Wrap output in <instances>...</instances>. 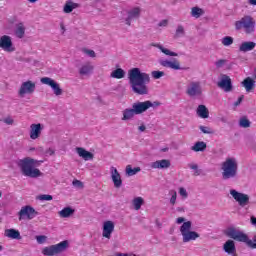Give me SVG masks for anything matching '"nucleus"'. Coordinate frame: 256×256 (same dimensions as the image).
<instances>
[{
	"label": "nucleus",
	"instance_id": "nucleus-1",
	"mask_svg": "<svg viewBox=\"0 0 256 256\" xmlns=\"http://www.w3.org/2000/svg\"><path fill=\"white\" fill-rule=\"evenodd\" d=\"M128 79L134 93L138 95H147L149 93V89L145 85L150 81L149 74L141 72L139 68H132L128 71Z\"/></svg>",
	"mask_w": 256,
	"mask_h": 256
},
{
	"label": "nucleus",
	"instance_id": "nucleus-2",
	"mask_svg": "<svg viewBox=\"0 0 256 256\" xmlns=\"http://www.w3.org/2000/svg\"><path fill=\"white\" fill-rule=\"evenodd\" d=\"M43 161L33 159L31 157H25L17 161V165L24 177H30L31 179H37L43 177V172L37 167H41Z\"/></svg>",
	"mask_w": 256,
	"mask_h": 256
},
{
	"label": "nucleus",
	"instance_id": "nucleus-3",
	"mask_svg": "<svg viewBox=\"0 0 256 256\" xmlns=\"http://www.w3.org/2000/svg\"><path fill=\"white\" fill-rule=\"evenodd\" d=\"M177 225L180 226V234L182 235L183 243H191L192 241H197L201 235L199 233L191 230L193 223L191 221H185V218L178 217L176 219Z\"/></svg>",
	"mask_w": 256,
	"mask_h": 256
},
{
	"label": "nucleus",
	"instance_id": "nucleus-4",
	"mask_svg": "<svg viewBox=\"0 0 256 256\" xmlns=\"http://www.w3.org/2000/svg\"><path fill=\"white\" fill-rule=\"evenodd\" d=\"M239 169V162L237 158L228 157L221 163V171L223 179H233L237 177V171Z\"/></svg>",
	"mask_w": 256,
	"mask_h": 256
},
{
	"label": "nucleus",
	"instance_id": "nucleus-5",
	"mask_svg": "<svg viewBox=\"0 0 256 256\" xmlns=\"http://www.w3.org/2000/svg\"><path fill=\"white\" fill-rule=\"evenodd\" d=\"M236 31H243L245 33H254L255 32V19L249 15L242 17L240 20L235 22Z\"/></svg>",
	"mask_w": 256,
	"mask_h": 256
},
{
	"label": "nucleus",
	"instance_id": "nucleus-6",
	"mask_svg": "<svg viewBox=\"0 0 256 256\" xmlns=\"http://www.w3.org/2000/svg\"><path fill=\"white\" fill-rule=\"evenodd\" d=\"M67 249H69V240H64L58 244L43 247L41 253L44 256H55L61 255V253H64Z\"/></svg>",
	"mask_w": 256,
	"mask_h": 256
},
{
	"label": "nucleus",
	"instance_id": "nucleus-7",
	"mask_svg": "<svg viewBox=\"0 0 256 256\" xmlns=\"http://www.w3.org/2000/svg\"><path fill=\"white\" fill-rule=\"evenodd\" d=\"M161 103L159 101H149L146 100L144 102H135L132 104V108L134 109V112L136 115H141L145 113V111H148V109H157Z\"/></svg>",
	"mask_w": 256,
	"mask_h": 256
},
{
	"label": "nucleus",
	"instance_id": "nucleus-8",
	"mask_svg": "<svg viewBox=\"0 0 256 256\" xmlns=\"http://www.w3.org/2000/svg\"><path fill=\"white\" fill-rule=\"evenodd\" d=\"M37 89V83L32 80L23 81L18 89L19 97H27V95H33Z\"/></svg>",
	"mask_w": 256,
	"mask_h": 256
},
{
	"label": "nucleus",
	"instance_id": "nucleus-9",
	"mask_svg": "<svg viewBox=\"0 0 256 256\" xmlns=\"http://www.w3.org/2000/svg\"><path fill=\"white\" fill-rule=\"evenodd\" d=\"M141 7L134 6L132 8H129L126 11V16L123 17V21L126 25L131 26V23H133L136 19H139L141 17Z\"/></svg>",
	"mask_w": 256,
	"mask_h": 256
},
{
	"label": "nucleus",
	"instance_id": "nucleus-10",
	"mask_svg": "<svg viewBox=\"0 0 256 256\" xmlns=\"http://www.w3.org/2000/svg\"><path fill=\"white\" fill-rule=\"evenodd\" d=\"M40 83H42V85H48V87L52 89L56 97H60V95H63V89L61 88V85H59V83H57V81H55L54 79L49 77H43L40 79Z\"/></svg>",
	"mask_w": 256,
	"mask_h": 256
},
{
	"label": "nucleus",
	"instance_id": "nucleus-11",
	"mask_svg": "<svg viewBox=\"0 0 256 256\" xmlns=\"http://www.w3.org/2000/svg\"><path fill=\"white\" fill-rule=\"evenodd\" d=\"M230 195L231 197L234 199V201H236V203H238V205L240 207H247V205H249V195L239 192L235 189H231L230 190Z\"/></svg>",
	"mask_w": 256,
	"mask_h": 256
},
{
	"label": "nucleus",
	"instance_id": "nucleus-12",
	"mask_svg": "<svg viewBox=\"0 0 256 256\" xmlns=\"http://www.w3.org/2000/svg\"><path fill=\"white\" fill-rule=\"evenodd\" d=\"M225 234L227 237H230V239H234V241H239L240 243H245V241H247V234L237 228H227Z\"/></svg>",
	"mask_w": 256,
	"mask_h": 256
},
{
	"label": "nucleus",
	"instance_id": "nucleus-13",
	"mask_svg": "<svg viewBox=\"0 0 256 256\" xmlns=\"http://www.w3.org/2000/svg\"><path fill=\"white\" fill-rule=\"evenodd\" d=\"M45 129V124L33 123L30 125L29 137L32 141H37Z\"/></svg>",
	"mask_w": 256,
	"mask_h": 256
},
{
	"label": "nucleus",
	"instance_id": "nucleus-14",
	"mask_svg": "<svg viewBox=\"0 0 256 256\" xmlns=\"http://www.w3.org/2000/svg\"><path fill=\"white\" fill-rule=\"evenodd\" d=\"M115 231V222L106 220L102 223V237L104 239H111Z\"/></svg>",
	"mask_w": 256,
	"mask_h": 256
},
{
	"label": "nucleus",
	"instance_id": "nucleus-15",
	"mask_svg": "<svg viewBox=\"0 0 256 256\" xmlns=\"http://www.w3.org/2000/svg\"><path fill=\"white\" fill-rule=\"evenodd\" d=\"M110 178L116 189H120L123 186V178L115 166L110 167Z\"/></svg>",
	"mask_w": 256,
	"mask_h": 256
},
{
	"label": "nucleus",
	"instance_id": "nucleus-16",
	"mask_svg": "<svg viewBox=\"0 0 256 256\" xmlns=\"http://www.w3.org/2000/svg\"><path fill=\"white\" fill-rule=\"evenodd\" d=\"M189 97H199L203 94V88L201 87V82H191L186 90Z\"/></svg>",
	"mask_w": 256,
	"mask_h": 256
},
{
	"label": "nucleus",
	"instance_id": "nucleus-17",
	"mask_svg": "<svg viewBox=\"0 0 256 256\" xmlns=\"http://www.w3.org/2000/svg\"><path fill=\"white\" fill-rule=\"evenodd\" d=\"M35 217H37V211H35V208L31 207V206H24L21 208L20 212H19V220H23V219H35Z\"/></svg>",
	"mask_w": 256,
	"mask_h": 256
},
{
	"label": "nucleus",
	"instance_id": "nucleus-18",
	"mask_svg": "<svg viewBox=\"0 0 256 256\" xmlns=\"http://www.w3.org/2000/svg\"><path fill=\"white\" fill-rule=\"evenodd\" d=\"M0 48L3 51H7L8 53H13L15 48L13 47V41L11 40L10 36L4 35L0 37Z\"/></svg>",
	"mask_w": 256,
	"mask_h": 256
},
{
	"label": "nucleus",
	"instance_id": "nucleus-19",
	"mask_svg": "<svg viewBox=\"0 0 256 256\" xmlns=\"http://www.w3.org/2000/svg\"><path fill=\"white\" fill-rule=\"evenodd\" d=\"M159 64L162 67H166V69H173L174 71H179L181 69V63L177 59H161L159 60Z\"/></svg>",
	"mask_w": 256,
	"mask_h": 256
},
{
	"label": "nucleus",
	"instance_id": "nucleus-20",
	"mask_svg": "<svg viewBox=\"0 0 256 256\" xmlns=\"http://www.w3.org/2000/svg\"><path fill=\"white\" fill-rule=\"evenodd\" d=\"M217 86L225 91V93L231 92L233 85L231 84V78L227 75H222L220 81L217 83Z\"/></svg>",
	"mask_w": 256,
	"mask_h": 256
},
{
	"label": "nucleus",
	"instance_id": "nucleus-21",
	"mask_svg": "<svg viewBox=\"0 0 256 256\" xmlns=\"http://www.w3.org/2000/svg\"><path fill=\"white\" fill-rule=\"evenodd\" d=\"M93 71H95V66H93L91 62H86L79 68V74L82 77H89L90 75H93Z\"/></svg>",
	"mask_w": 256,
	"mask_h": 256
},
{
	"label": "nucleus",
	"instance_id": "nucleus-22",
	"mask_svg": "<svg viewBox=\"0 0 256 256\" xmlns=\"http://www.w3.org/2000/svg\"><path fill=\"white\" fill-rule=\"evenodd\" d=\"M76 153L84 161H93V159H95V155L93 153L87 151L83 147H77L76 148Z\"/></svg>",
	"mask_w": 256,
	"mask_h": 256
},
{
	"label": "nucleus",
	"instance_id": "nucleus-23",
	"mask_svg": "<svg viewBox=\"0 0 256 256\" xmlns=\"http://www.w3.org/2000/svg\"><path fill=\"white\" fill-rule=\"evenodd\" d=\"M151 169H169L171 161L167 159L157 160L150 164Z\"/></svg>",
	"mask_w": 256,
	"mask_h": 256
},
{
	"label": "nucleus",
	"instance_id": "nucleus-24",
	"mask_svg": "<svg viewBox=\"0 0 256 256\" xmlns=\"http://www.w3.org/2000/svg\"><path fill=\"white\" fill-rule=\"evenodd\" d=\"M4 237H7L8 239H16L17 241H20L21 239V232L17 229L9 228L4 231Z\"/></svg>",
	"mask_w": 256,
	"mask_h": 256
},
{
	"label": "nucleus",
	"instance_id": "nucleus-25",
	"mask_svg": "<svg viewBox=\"0 0 256 256\" xmlns=\"http://www.w3.org/2000/svg\"><path fill=\"white\" fill-rule=\"evenodd\" d=\"M75 9H79V4L73 2V0H67L63 6V13H73Z\"/></svg>",
	"mask_w": 256,
	"mask_h": 256
},
{
	"label": "nucleus",
	"instance_id": "nucleus-26",
	"mask_svg": "<svg viewBox=\"0 0 256 256\" xmlns=\"http://www.w3.org/2000/svg\"><path fill=\"white\" fill-rule=\"evenodd\" d=\"M205 15V9L199 7V6H194L190 9V16L193 19H201Z\"/></svg>",
	"mask_w": 256,
	"mask_h": 256
},
{
	"label": "nucleus",
	"instance_id": "nucleus-27",
	"mask_svg": "<svg viewBox=\"0 0 256 256\" xmlns=\"http://www.w3.org/2000/svg\"><path fill=\"white\" fill-rule=\"evenodd\" d=\"M136 112L134 110V108H126L122 111V118L121 121H131V119H133V117H135Z\"/></svg>",
	"mask_w": 256,
	"mask_h": 256
},
{
	"label": "nucleus",
	"instance_id": "nucleus-28",
	"mask_svg": "<svg viewBox=\"0 0 256 256\" xmlns=\"http://www.w3.org/2000/svg\"><path fill=\"white\" fill-rule=\"evenodd\" d=\"M256 43L251 41L242 42L239 46V51L241 53H247L249 51H253L255 49Z\"/></svg>",
	"mask_w": 256,
	"mask_h": 256
},
{
	"label": "nucleus",
	"instance_id": "nucleus-29",
	"mask_svg": "<svg viewBox=\"0 0 256 256\" xmlns=\"http://www.w3.org/2000/svg\"><path fill=\"white\" fill-rule=\"evenodd\" d=\"M153 47H156V49H159L161 53H163L167 57H178L179 55L177 54V52H173L170 49L163 46V44H153Z\"/></svg>",
	"mask_w": 256,
	"mask_h": 256
},
{
	"label": "nucleus",
	"instance_id": "nucleus-30",
	"mask_svg": "<svg viewBox=\"0 0 256 256\" xmlns=\"http://www.w3.org/2000/svg\"><path fill=\"white\" fill-rule=\"evenodd\" d=\"M223 249L228 255H235L237 249L235 248V242L233 240H228L225 242Z\"/></svg>",
	"mask_w": 256,
	"mask_h": 256
},
{
	"label": "nucleus",
	"instance_id": "nucleus-31",
	"mask_svg": "<svg viewBox=\"0 0 256 256\" xmlns=\"http://www.w3.org/2000/svg\"><path fill=\"white\" fill-rule=\"evenodd\" d=\"M59 217L62 219H69L75 215V210L72 207H64L61 211L58 212Z\"/></svg>",
	"mask_w": 256,
	"mask_h": 256
},
{
	"label": "nucleus",
	"instance_id": "nucleus-32",
	"mask_svg": "<svg viewBox=\"0 0 256 256\" xmlns=\"http://www.w3.org/2000/svg\"><path fill=\"white\" fill-rule=\"evenodd\" d=\"M242 86L245 88L247 93H251V91H253L255 88V80H253L251 77H247L243 80Z\"/></svg>",
	"mask_w": 256,
	"mask_h": 256
},
{
	"label": "nucleus",
	"instance_id": "nucleus-33",
	"mask_svg": "<svg viewBox=\"0 0 256 256\" xmlns=\"http://www.w3.org/2000/svg\"><path fill=\"white\" fill-rule=\"evenodd\" d=\"M196 113L198 115V117H200L201 119H208L209 118V109H207V106L205 105H199Z\"/></svg>",
	"mask_w": 256,
	"mask_h": 256
},
{
	"label": "nucleus",
	"instance_id": "nucleus-34",
	"mask_svg": "<svg viewBox=\"0 0 256 256\" xmlns=\"http://www.w3.org/2000/svg\"><path fill=\"white\" fill-rule=\"evenodd\" d=\"M127 73L122 68H116L115 70H112L110 73L111 79H124L125 75Z\"/></svg>",
	"mask_w": 256,
	"mask_h": 256
},
{
	"label": "nucleus",
	"instance_id": "nucleus-35",
	"mask_svg": "<svg viewBox=\"0 0 256 256\" xmlns=\"http://www.w3.org/2000/svg\"><path fill=\"white\" fill-rule=\"evenodd\" d=\"M205 149H207V143L204 141H198L191 147V151H194V153L203 152Z\"/></svg>",
	"mask_w": 256,
	"mask_h": 256
},
{
	"label": "nucleus",
	"instance_id": "nucleus-36",
	"mask_svg": "<svg viewBox=\"0 0 256 256\" xmlns=\"http://www.w3.org/2000/svg\"><path fill=\"white\" fill-rule=\"evenodd\" d=\"M14 33L18 39H23L25 37V25L23 23L16 24Z\"/></svg>",
	"mask_w": 256,
	"mask_h": 256
},
{
	"label": "nucleus",
	"instance_id": "nucleus-37",
	"mask_svg": "<svg viewBox=\"0 0 256 256\" xmlns=\"http://www.w3.org/2000/svg\"><path fill=\"white\" fill-rule=\"evenodd\" d=\"M132 205L135 211H139V209L145 205V199L141 196H137L132 200Z\"/></svg>",
	"mask_w": 256,
	"mask_h": 256
},
{
	"label": "nucleus",
	"instance_id": "nucleus-38",
	"mask_svg": "<svg viewBox=\"0 0 256 256\" xmlns=\"http://www.w3.org/2000/svg\"><path fill=\"white\" fill-rule=\"evenodd\" d=\"M141 167H135L131 165H127L125 168V174L127 177H133V175H137V173H140Z\"/></svg>",
	"mask_w": 256,
	"mask_h": 256
},
{
	"label": "nucleus",
	"instance_id": "nucleus-39",
	"mask_svg": "<svg viewBox=\"0 0 256 256\" xmlns=\"http://www.w3.org/2000/svg\"><path fill=\"white\" fill-rule=\"evenodd\" d=\"M178 195H180L181 199L185 201L189 198V191H187V188L185 187H179L178 188Z\"/></svg>",
	"mask_w": 256,
	"mask_h": 256
},
{
	"label": "nucleus",
	"instance_id": "nucleus-40",
	"mask_svg": "<svg viewBox=\"0 0 256 256\" xmlns=\"http://www.w3.org/2000/svg\"><path fill=\"white\" fill-rule=\"evenodd\" d=\"M168 195L170 197V205H175L177 203V191L170 190Z\"/></svg>",
	"mask_w": 256,
	"mask_h": 256
},
{
	"label": "nucleus",
	"instance_id": "nucleus-41",
	"mask_svg": "<svg viewBox=\"0 0 256 256\" xmlns=\"http://www.w3.org/2000/svg\"><path fill=\"white\" fill-rule=\"evenodd\" d=\"M221 43L224 45V47H229L230 45H233V37L225 36L222 38Z\"/></svg>",
	"mask_w": 256,
	"mask_h": 256
},
{
	"label": "nucleus",
	"instance_id": "nucleus-42",
	"mask_svg": "<svg viewBox=\"0 0 256 256\" xmlns=\"http://www.w3.org/2000/svg\"><path fill=\"white\" fill-rule=\"evenodd\" d=\"M35 239L38 245H45V243H47L48 237L46 235H37L35 236Z\"/></svg>",
	"mask_w": 256,
	"mask_h": 256
},
{
	"label": "nucleus",
	"instance_id": "nucleus-43",
	"mask_svg": "<svg viewBox=\"0 0 256 256\" xmlns=\"http://www.w3.org/2000/svg\"><path fill=\"white\" fill-rule=\"evenodd\" d=\"M240 127H243L244 129H247V127H251V122L249 119L243 117L239 120Z\"/></svg>",
	"mask_w": 256,
	"mask_h": 256
},
{
	"label": "nucleus",
	"instance_id": "nucleus-44",
	"mask_svg": "<svg viewBox=\"0 0 256 256\" xmlns=\"http://www.w3.org/2000/svg\"><path fill=\"white\" fill-rule=\"evenodd\" d=\"M176 37H185V27H183V25L177 26Z\"/></svg>",
	"mask_w": 256,
	"mask_h": 256
},
{
	"label": "nucleus",
	"instance_id": "nucleus-45",
	"mask_svg": "<svg viewBox=\"0 0 256 256\" xmlns=\"http://www.w3.org/2000/svg\"><path fill=\"white\" fill-rule=\"evenodd\" d=\"M244 243H246V245L251 249H256V236L253 238V240L249 239V236H247V241Z\"/></svg>",
	"mask_w": 256,
	"mask_h": 256
},
{
	"label": "nucleus",
	"instance_id": "nucleus-46",
	"mask_svg": "<svg viewBox=\"0 0 256 256\" xmlns=\"http://www.w3.org/2000/svg\"><path fill=\"white\" fill-rule=\"evenodd\" d=\"M83 54L84 55H87V57H90L92 59H95V57H97V54H95V51L91 50V49H83Z\"/></svg>",
	"mask_w": 256,
	"mask_h": 256
},
{
	"label": "nucleus",
	"instance_id": "nucleus-47",
	"mask_svg": "<svg viewBox=\"0 0 256 256\" xmlns=\"http://www.w3.org/2000/svg\"><path fill=\"white\" fill-rule=\"evenodd\" d=\"M151 75H152L153 79H161V77H165V72L159 71V70L152 71Z\"/></svg>",
	"mask_w": 256,
	"mask_h": 256
},
{
	"label": "nucleus",
	"instance_id": "nucleus-48",
	"mask_svg": "<svg viewBox=\"0 0 256 256\" xmlns=\"http://www.w3.org/2000/svg\"><path fill=\"white\" fill-rule=\"evenodd\" d=\"M199 129L206 135H211L213 133V129L209 126H200Z\"/></svg>",
	"mask_w": 256,
	"mask_h": 256
},
{
	"label": "nucleus",
	"instance_id": "nucleus-49",
	"mask_svg": "<svg viewBox=\"0 0 256 256\" xmlns=\"http://www.w3.org/2000/svg\"><path fill=\"white\" fill-rule=\"evenodd\" d=\"M39 201H53V196L49 194H42L37 197Z\"/></svg>",
	"mask_w": 256,
	"mask_h": 256
},
{
	"label": "nucleus",
	"instance_id": "nucleus-50",
	"mask_svg": "<svg viewBox=\"0 0 256 256\" xmlns=\"http://www.w3.org/2000/svg\"><path fill=\"white\" fill-rule=\"evenodd\" d=\"M72 185L74 187H77V189H83V182H81L80 180H74L72 182Z\"/></svg>",
	"mask_w": 256,
	"mask_h": 256
},
{
	"label": "nucleus",
	"instance_id": "nucleus-51",
	"mask_svg": "<svg viewBox=\"0 0 256 256\" xmlns=\"http://www.w3.org/2000/svg\"><path fill=\"white\" fill-rule=\"evenodd\" d=\"M2 121L6 125H13V118L10 116L3 118Z\"/></svg>",
	"mask_w": 256,
	"mask_h": 256
},
{
	"label": "nucleus",
	"instance_id": "nucleus-52",
	"mask_svg": "<svg viewBox=\"0 0 256 256\" xmlns=\"http://www.w3.org/2000/svg\"><path fill=\"white\" fill-rule=\"evenodd\" d=\"M225 63H227V61L221 59V60L216 61L215 65H216V67L221 68V67H223L225 65Z\"/></svg>",
	"mask_w": 256,
	"mask_h": 256
},
{
	"label": "nucleus",
	"instance_id": "nucleus-53",
	"mask_svg": "<svg viewBox=\"0 0 256 256\" xmlns=\"http://www.w3.org/2000/svg\"><path fill=\"white\" fill-rule=\"evenodd\" d=\"M167 25H169V21L168 20H161L158 23V27H167Z\"/></svg>",
	"mask_w": 256,
	"mask_h": 256
},
{
	"label": "nucleus",
	"instance_id": "nucleus-54",
	"mask_svg": "<svg viewBox=\"0 0 256 256\" xmlns=\"http://www.w3.org/2000/svg\"><path fill=\"white\" fill-rule=\"evenodd\" d=\"M146 129H147V126H145V124H143V123L138 127V131L140 133H144V131H146Z\"/></svg>",
	"mask_w": 256,
	"mask_h": 256
},
{
	"label": "nucleus",
	"instance_id": "nucleus-55",
	"mask_svg": "<svg viewBox=\"0 0 256 256\" xmlns=\"http://www.w3.org/2000/svg\"><path fill=\"white\" fill-rule=\"evenodd\" d=\"M243 101V96H240L236 102H234V107H239Z\"/></svg>",
	"mask_w": 256,
	"mask_h": 256
},
{
	"label": "nucleus",
	"instance_id": "nucleus-56",
	"mask_svg": "<svg viewBox=\"0 0 256 256\" xmlns=\"http://www.w3.org/2000/svg\"><path fill=\"white\" fill-rule=\"evenodd\" d=\"M189 168L193 171H197V169H199V166L197 164H189Z\"/></svg>",
	"mask_w": 256,
	"mask_h": 256
},
{
	"label": "nucleus",
	"instance_id": "nucleus-57",
	"mask_svg": "<svg viewBox=\"0 0 256 256\" xmlns=\"http://www.w3.org/2000/svg\"><path fill=\"white\" fill-rule=\"evenodd\" d=\"M55 154V149L53 148H49L47 151H46V155H54Z\"/></svg>",
	"mask_w": 256,
	"mask_h": 256
},
{
	"label": "nucleus",
	"instance_id": "nucleus-58",
	"mask_svg": "<svg viewBox=\"0 0 256 256\" xmlns=\"http://www.w3.org/2000/svg\"><path fill=\"white\" fill-rule=\"evenodd\" d=\"M113 256H129L128 253L116 252Z\"/></svg>",
	"mask_w": 256,
	"mask_h": 256
},
{
	"label": "nucleus",
	"instance_id": "nucleus-59",
	"mask_svg": "<svg viewBox=\"0 0 256 256\" xmlns=\"http://www.w3.org/2000/svg\"><path fill=\"white\" fill-rule=\"evenodd\" d=\"M251 223L256 227V217L254 216L251 217Z\"/></svg>",
	"mask_w": 256,
	"mask_h": 256
},
{
	"label": "nucleus",
	"instance_id": "nucleus-60",
	"mask_svg": "<svg viewBox=\"0 0 256 256\" xmlns=\"http://www.w3.org/2000/svg\"><path fill=\"white\" fill-rule=\"evenodd\" d=\"M249 5L256 6V0H248Z\"/></svg>",
	"mask_w": 256,
	"mask_h": 256
},
{
	"label": "nucleus",
	"instance_id": "nucleus-61",
	"mask_svg": "<svg viewBox=\"0 0 256 256\" xmlns=\"http://www.w3.org/2000/svg\"><path fill=\"white\" fill-rule=\"evenodd\" d=\"M60 29L62 33H65V24H60Z\"/></svg>",
	"mask_w": 256,
	"mask_h": 256
},
{
	"label": "nucleus",
	"instance_id": "nucleus-62",
	"mask_svg": "<svg viewBox=\"0 0 256 256\" xmlns=\"http://www.w3.org/2000/svg\"><path fill=\"white\" fill-rule=\"evenodd\" d=\"M161 151H162L163 153H167V151H169V148H168V147L162 148Z\"/></svg>",
	"mask_w": 256,
	"mask_h": 256
},
{
	"label": "nucleus",
	"instance_id": "nucleus-63",
	"mask_svg": "<svg viewBox=\"0 0 256 256\" xmlns=\"http://www.w3.org/2000/svg\"><path fill=\"white\" fill-rule=\"evenodd\" d=\"M39 0H28L29 3H37Z\"/></svg>",
	"mask_w": 256,
	"mask_h": 256
},
{
	"label": "nucleus",
	"instance_id": "nucleus-64",
	"mask_svg": "<svg viewBox=\"0 0 256 256\" xmlns=\"http://www.w3.org/2000/svg\"><path fill=\"white\" fill-rule=\"evenodd\" d=\"M0 251H3V246L0 245Z\"/></svg>",
	"mask_w": 256,
	"mask_h": 256
}]
</instances>
